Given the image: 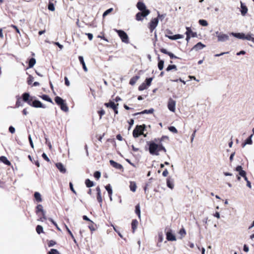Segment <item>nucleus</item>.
<instances>
[{"label":"nucleus","mask_w":254,"mask_h":254,"mask_svg":"<svg viewBox=\"0 0 254 254\" xmlns=\"http://www.w3.org/2000/svg\"><path fill=\"white\" fill-rule=\"evenodd\" d=\"M169 38L170 39H172V40H176V39H178L181 38H182V35H181L180 34H177V35H175L173 36L169 37Z\"/></svg>","instance_id":"nucleus-48"},{"label":"nucleus","mask_w":254,"mask_h":254,"mask_svg":"<svg viewBox=\"0 0 254 254\" xmlns=\"http://www.w3.org/2000/svg\"><path fill=\"white\" fill-rule=\"evenodd\" d=\"M145 127L146 126L145 125L136 126L132 132L133 136L134 138H136L139 137L140 135L143 134V131Z\"/></svg>","instance_id":"nucleus-5"},{"label":"nucleus","mask_w":254,"mask_h":254,"mask_svg":"<svg viewBox=\"0 0 254 254\" xmlns=\"http://www.w3.org/2000/svg\"><path fill=\"white\" fill-rule=\"evenodd\" d=\"M218 41H225L229 39V36L227 34L220 33L217 36Z\"/></svg>","instance_id":"nucleus-17"},{"label":"nucleus","mask_w":254,"mask_h":254,"mask_svg":"<svg viewBox=\"0 0 254 254\" xmlns=\"http://www.w3.org/2000/svg\"><path fill=\"white\" fill-rule=\"evenodd\" d=\"M168 129H169L170 131H171V132H173V133H178V130H177V129L175 128V127H173V126L169 127H168Z\"/></svg>","instance_id":"nucleus-49"},{"label":"nucleus","mask_w":254,"mask_h":254,"mask_svg":"<svg viewBox=\"0 0 254 254\" xmlns=\"http://www.w3.org/2000/svg\"><path fill=\"white\" fill-rule=\"evenodd\" d=\"M252 38V37L251 36V35H250V34H248L247 35H245L244 39H246L248 40H251Z\"/></svg>","instance_id":"nucleus-61"},{"label":"nucleus","mask_w":254,"mask_h":254,"mask_svg":"<svg viewBox=\"0 0 254 254\" xmlns=\"http://www.w3.org/2000/svg\"><path fill=\"white\" fill-rule=\"evenodd\" d=\"M110 165L113 167L114 168L119 169V170H123V168L122 165L114 161L113 160H111L110 161Z\"/></svg>","instance_id":"nucleus-14"},{"label":"nucleus","mask_w":254,"mask_h":254,"mask_svg":"<svg viewBox=\"0 0 254 254\" xmlns=\"http://www.w3.org/2000/svg\"><path fill=\"white\" fill-rule=\"evenodd\" d=\"M158 67L160 70H162L164 67V62L163 60H160L159 56L158 57Z\"/></svg>","instance_id":"nucleus-26"},{"label":"nucleus","mask_w":254,"mask_h":254,"mask_svg":"<svg viewBox=\"0 0 254 254\" xmlns=\"http://www.w3.org/2000/svg\"><path fill=\"white\" fill-rule=\"evenodd\" d=\"M235 170L237 172H239V175H246V172L243 170L241 166H238Z\"/></svg>","instance_id":"nucleus-30"},{"label":"nucleus","mask_w":254,"mask_h":254,"mask_svg":"<svg viewBox=\"0 0 254 254\" xmlns=\"http://www.w3.org/2000/svg\"><path fill=\"white\" fill-rule=\"evenodd\" d=\"M47 254H60V253L57 250L54 249H52L50 250V251H49L48 253Z\"/></svg>","instance_id":"nucleus-46"},{"label":"nucleus","mask_w":254,"mask_h":254,"mask_svg":"<svg viewBox=\"0 0 254 254\" xmlns=\"http://www.w3.org/2000/svg\"><path fill=\"white\" fill-rule=\"evenodd\" d=\"M166 16V13H164V14H160L159 12H158V17L157 18H158V19H160L161 21L163 20V19Z\"/></svg>","instance_id":"nucleus-50"},{"label":"nucleus","mask_w":254,"mask_h":254,"mask_svg":"<svg viewBox=\"0 0 254 254\" xmlns=\"http://www.w3.org/2000/svg\"><path fill=\"white\" fill-rule=\"evenodd\" d=\"M252 135H251L250 137H249L245 141V142L242 143V147H244L246 144H252L253 143L251 137Z\"/></svg>","instance_id":"nucleus-36"},{"label":"nucleus","mask_w":254,"mask_h":254,"mask_svg":"<svg viewBox=\"0 0 254 254\" xmlns=\"http://www.w3.org/2000/svg\"><path fill=\"white\" fill-rule=\"evenodd\" d=\"M105 189L107 190V191H108V195L110 197V200H112V195L113 191H112V189L111 188V186L110 184H108L107 185H106L105 186Z\"/></svg>","instance_id":"nucleus-20"},{"label":"nucleus","mask_w":254,"mask_h":254,"mask_svg":"<svg viewBox=\"0 0 254 254\" xmlns=\"http://www.w3.org/2000/svg\"><path fill=\"white\" fill-rule=\"evenodd\" d=\"M179 234L180 235V239H182L186 235V232L184 228H182L179 231Z\"/></svg>","instance_id":"nucleus-37"},{"label":"nucleus","mask_w":254,"mask_h":254,"mask_svg":"<svg viewBox=\"0 0 254 254\" xmlns=\"http://www.w3.org/2000/svg\"><path fill=\"white\" fill-rule=\"evenodd\" d=\"M56 244V242L54 240H50L48 242V246L49 247L54 246Z\"/></svg>","instance_id":"nucleus-51"},{"label":"nucleus","mask_w":254,"mask_h":254,"mask_svg":"<svg viewBox=\"0 0 254 254\" xmlns=\"http://www.w3.org/2000/svg\"><path fill=\"white\" fill-rule=\"evenodd\" d=\"M34 80V77L31 75H29L27 78V83L28 85H32Z\"/></svg>","instance_id":"nucleus-43"},{"label":"nucleus","mask_w":254,"mask_h":254,"mask_svg":"<svg viewBox=\"0 0 254 254\" xmlns=\"http://www.w3.org/2000/svg\"><path fill=\"white\" fill-rule=\"evenodd\" d=\"M64 81L65 85H66L67 86H69L70 85V82L67 77L66 76L64 77Z\"/></svg>","instance_id":"nucleus-59"},{"label":"nucleus","mask_w":254,"mask_h":254,"mask_svg":"<svg viewBox=\"0 0 254 254\" xmlns=\"http://www.w3.org/2000/svg\"><path fill=\"white\" fill-rule=\"evenodd\" d=\"M97 113L99 115V119H101L102 116L105 114V111L102 108H101L100 110L97 111Z\"/></svg>","instance_id":"nucleus-41"},{"label":"nucleus","mask_w":254,"mask_h":254,"mask_svg":"<svg viewBox=\"0 0 254 254\" xmlns=\"http://www.w3.org/2000/svg\"><path fill=\"white\" fill-rule=\"evenodd\" d=\"M136 7L140 11L149 10V9L146 8L145 4L142 1H138L137 3Z\"/></svg>","instance_id":"nucleus-13"},{"label":"nucleus","mask_w":254,"mask_h":254,"mask_svg":"<svg viewBox=\"0 0 254 254\" xmlns=\"http://www.w3.org/2000/svg\"><path fill=\"white\" fill-rule=\"evenodd\" d=\"M232 35L239 39L244 40L245 34L243 33H232Z\"/></svg>","instance_id":"nucleus-34"},{"label":"nucleus","mask_w":254,"mask_h":254,"mask_svg":"<svg viewBox=\"0 0 254 254\" xmlns=\"http://www.w3.org/2000/svg\"><path fill=\"white\" fill-rule=\"evenodd\" d=\"M116 32L118 33L119 36L124 43L128 44L129 43V38L127 34L123 30L115 29Z\"/></svg>","instance_id":"nucleus-7"},{"label":"nucleus","mask_w":254,"mask_h":254,"mask_svg":"<svg viewBox=\"0 0 254 254\" xmlns=\"http://www.w3.org/2000/svg\"><path fill=\"white\" fill-rule=\"evenodd\" d=\"M86 35L87 36L89 40H92L93 39V35L91 33H86Z\"/></svg>","instance_id":"nucleus-64"},{"label":"nucleus","mask_w":254,"mask_h":254,"mask_svg":"<svg viewBox=\"0 0 254 254\" xmlns=\"http://www.w3.org/2000/svg\"><path fill=\"white\" fill-rule=\"evenodd\" d=\"M11 27H12L13 29H14L15 30L16 32L17 33H18V34H20V31H19V30L18 29V27H17L16 26L14 25H11Z\"/></svg>","instance_id":"nucleus-63"},{"label":"nucleus","mask_w":254,"mask_h":254,"mask_svg":"<svg viewBox=\"0 0 254 254\" xmlns=\"http://www.w3.org/2000/svg\"><path fill=\"white\" fill-rule=\"evenodd\" d=\"M187 31L186 33L189 34L191 37H196L197 34L196 32H193L191 28L190 27H187L186 28Z\"/></svg>","instance_id":"nucleus-23"},{"label":"nucleus","mask_w":254,"mask_h":254,"mask_svg":"<svg viewBox=\"0 0 254 254\" xmlns=\"http://www.w3.org/2000/svg\"><path fill=\"white\" fill-rule=\"evenodd\" d=\"M172 69H174L175 70H177V66L175 64H170L168 66L167 68L166 69V71H169Z\"/></svg>","instance_id":"nucleus-39"},{"label":"nucleus","mask_w":254,"mask_h":254,"mask_svg":"<svg viewBox=\"0 0 254 254\" xmlns=\"http://www.w3.org/2000/svg\"><path fill=\"white\" fill-rule=\"evenodd\" d=\"M28 139H29V142H30L31 147L32 148H34V144H33V141H32V138H31V137L30 135H29Z\"/></svg>","instance_id":"nucleus-60"},{"label":"nucleus","mask_w":254,"mask_h":254,"mask_svg":"<svg viewBox=\"0 0 254 254\" xmlns=\"http://www.w3.org/2000/svg\"><path fill=\"white\" fill-rule=\"evenodd\" d=\"M153 80V78L152 77L146 78L145 83L146 84V85L147 86H149L151 85V82Z\"/></svg>","instance_id":"nucleus-44"},{"label":"nucleus","mask_w":254,"mask_h":254,"mask_svg":"<svg viewBox=\"0 0 254 254\" xmlns=\"http://www.w3.org/2000/svg\"><path fill=\"white\" fill-rule=\"evenodd\" d=\"M196 129H195V130L193 131V133H192V135H191V140H190L191 142H192V141H193V140L194 137H195V133H196Z\"/></svg>","instance_id":"nucleus-62"},{"label":"nucleus","mask_w":254,"mask_h":254,"mask_svg":"<svg viewBox=\"0 0 254 254\" xmlns=\"http://www.w3.org/2000/svg\"><path fill=\"white\" fill-rule=\"evenodd\" d=\"M138 225V222L136 219H133L131 223V230L132 233H134L136 231L137 226Z\"/></svg>","instance_id":"nucleus-18"},{"label":"nucleus","mask_w":254,"mask_h":254,"mask_svg":"<svg viewBox=\"0 0 254 254\" xmlns=\"http://www.w3.org/2000/svg\"><path fill=\"white\" fill-rule=\"evenodd\" d=\"M69 187H70V190L74 193V194H76V192L75 191V190H74V188H73V185H72V183L71 182H70L69 183Z\"/></svg>","instance_id":"nucleus-55"},{"label":"nucleus","mask_w":254,"mask_h":254,"mask_svg":"<svg viewBox=\"0 0 254 254\" xmlns=\"http://www.w3.org/2000/svg\"><path fill=\"white\" fill-rule=\"evenodd\" d=\"M22 100L23 101L27 103V104L35 108H46V106L43 105L40 101L34 100V97H31L29 93H24L22 94Z\"/></svg>","instance_id":"nucleus-2"},{"label":"nucleus","mask_w":254,"mask_h":254,"mask_svg":"<svg viewBox=\"0 0 254 254\" xmlns=\"http://www.w3.org/2000/svg\"><path fill=\"white\" fill-rule=\"evenodd\" d=\"M129 188L131 191L135 192L136 189V183L134 182H130Z\"/></svg>","instance_id":"nucleus-32"},{"label":"nucleus","mask_w":254,"mask_h":254,"mask_svg":"<svg viewBox=\"0 0 254 254\" xmlns=\"http://www.w3.org/2000/svg\"><path fill=\"white\" fill-rule=\"evenodd\" d=\"M150 13V10L140 11L136 13L135 19L137 21H141L144 17L147 16Z\"/></svg>","instance_id":"nucleus-10"},{"label":"nucleus","mask_w":254,"mask_h":254,"mask_svg":"<svg viewBox=\"0 0 254 254\" xmlns=\"http://www.w3.org/2000/svg\"><path fill=\"white\" fill-rule=\"evenodd\" d=\"M15 106L16 107H19V106H22L21 100L20 98H18L17 100V101L16 102Z\"/></svg>","instance_id":"nucleus-54"},{"label":"nucleus","mask_w":254,"mask_h":254,"mask_svg":"<svg viewBox=\"0 0 254 254\" xmlns=\"http://www.w3.org/2000/svg\"><path fill=\"white\" fill-rule=\"evenodd\" d=\"M36 231L38 234L44 233L43 228L42 226L38 225L36 226Z\"/></svg>","instance_id":"nucleus-40"},{"label":"nucleus","mask_w":254,"mask_h":254,"mask_svg":"<svg viewBox=\"0 0 254 254\" xmlns=\"http://www.w3.org/2000/svg\"><path fill=\"white\" fill-rule=\"evenodd\" d=\"M160 51L163 54L168 55L171 59H179L178 57L174 55L172 53L167 51V50L164 48L160 49Z\"/></svg>","instance_id":"nucleus-12"},{"label":"nucleus","mask_w":254,"mask_h":254,"mask_svg":"<svg viewBox=\"0 0 254 254\" xmlns=\"http://www.w3.org/2000/svg\"><path fill=\"white\" fill-rule=\"evenodd\" d=\"M34 197L38 202H41L42 199L41 196V194L38 192H35L34 193Z\"/></svg>","instance_id":"nucleus-35"},{"label":"nucleus","mask_w":254,"mask_h":254,"mask_svg":"<svg viewBox=\"0 0 254 254\" xmlns=\"http://www.w3.org/2000/svg\"><path fill=\"white\" fill-rule=\"evenodd\" d=\"M139 78V76L138 75L133 76L129 80V84L131 85H134Z\"/></svg>","instance_id":"nucleus-28"},{"label":"nucleus","mask_w":254,"mask_h":254,"mask_svg":"<svg viewBox=\"0 0 254 254\" xmlns=\"http://www.w3.org/2000/svg\"><path fill=\"white\" fill-rule=\"evenodd\" d=\"M36 213L39 216V221L43 222L47 220L46 212L43 210V206L41 204H38L36 207Z\"/></svg>","instance_id":"nucleus-4"},{"label":"nucleus","mask_w":254,"mask_h":254,"mask_svg":"<svg viewBox=\"0 0 254 254\" xmlns=\"http://www.w3.org/2000/svg\"><path fill=\"white\" fill-rule=\"evenodd\" d=\"M97 201L100 203H102V196H101V193L100 194H97Z\"/></svg>","instance_id":"nucleus-53"},{"label":"nucleus","mask_w":254,"mask_h":254,"mask_svg":"<svg viewBox=\"0 0 254 254\" xmlns=\"http://www.w3.org/2000/svg\"><path fill=\"white\" fill-rule=\"evenodd\" d=\"M135 213L137 215L138 218L140 219L141 214H140V207L139 203H138L136 205L135 207Z\"/></svg>","instance_id":"nucleus-21"},{"label":"nucleus","mask_w":254,"mask_h":254,"mask_svg":"<svg viewBox=\"0 0 254 254\" xmlns=\"http://www.w3.org/2000/svg\"><path fill=\"white\" fill-rule=\"evenodd\" d=\"M113 10V8H110L108 9H107V10H106L103 14V17H105L106 16V15H107L108 14H109L110 12H111Z\"/></svg>","instance_id":"nucleus-52"},{"label":"nucleus","mask_w":254,"mask_h":254,"mask_svg":"<svg viewBox=\"0 0 254 254\" xmlns=\"http://www.w3.org/2000/svg\"><path fill=\"white\" fill-rule=\"evenodd\" d=\"M242 177H243L245 180L247 182V186L250 188V189H251L252 188V186H251V182L248 180L247 177V176H241Z\"/></svg>","instance_id":"nucleus-47"},{"label":"nucleus","mask_w":254,"mask_h":254,"mask_svg":"<svg viewBox=\"0 0 254 254\" xmlns=\"http://www.w3.org/2000/svg\"><path fill=\"white\" fill-rule=\"evenodd\" d=\"M42 156L46 161L48 162L50 161L49 158L48 157V156L45 153H43L42 154Z\"/></svg>","instance_id":"nucleus-58"},{"label":"nucleus","mask_w":254,"mask_h":254,"mask_svg":"<svg viewBox=\"0 0 254 254\" xmlns=\"http://www.w3.org/2000/svg\"><path fill=\"white\" fill-rule=\"evenodd\" d=\"M88 228L91 232H92L96 230L97 226L92 221L90 222V224L88 225Z\"/></svg>","instance_id":"nucleus-29"},{"label":"nucleus","mask_w":254,"mask_h":254,"mask_svg":"<svg viewBox=\"0 0 254 254\" xmlns=\"http://www.w3.org/2000/svg\"><path fill=\"white\" fill-rule=\"evenodd\" d=\"M55 0H49L48 4V9L51 11H54L55 10L54 1Z\"/></svg>","instance_id":"nucleus-25"},{"label":"nucleus","mask_w":254,"mask_h":254,"mask_svg":"<svg viewBox=\"0 0 254 254\" xmlns=\"http://www.w3.org/2000/svg\"><path fill=\"white\" fill-rule=\"evenodd\" d=\"M167 187L171 189L174 188V180L171 178L169 177L167 179Z\"/></svg>","instance_id":"nucleus-19"},{"label":"nucleus","mask_w":254,"mask_h":254,"mask_svg":"<svg viewBox=\"0 0 254 254\" xmlns=\"http://www.w3.org/2000/svg\"><path fill=\"white\" fill-rule=\"evenodd\" d=\"M205 47V45L203 44L201 42H198L192 48L191 50L197 51L203 49Z\"/></svg>","instance_id":"nucleus-15"},{"label":"nucleus","mask_w":254,"mask_h":254,"mask_svg":"<svg viewBox=\"0 0 254 254\" xmlns=\"http://www.w3.org/2000/svg\"><path fill=\"white\" fill-rule=\"evenodd\" d=\"M154 112V109L151 108L149 110H144V111L140 112V113H136L134 114L133 116H136L138 114H152Z\"/></svg>","instance_id":"nucleus-22"},{"label":"nucleus","mask_w":254,"mask_h":254,"mask_svg":"<svg viewBox=\"0 0 254 254\" xmlns=\"http://www.w3.org/2000/svg\"><path fill=\"white\" fill-rule=\"evenodd\" d=\"M175 107H176V101L172 99V98H170L168 103V108L169 110L172 112H174L175 111Z\"/></svg>","instance_id":"nucleus-11"},{"label":"nucleus","mask_w":254,"mask_h":254,"mask_svg":"<svg viewBox=\"0 0 254 254\" xmlns=\"http://www.w3.org/2000/svg\"><path fill=\"white\" fill-rule=\"evenodd\" d=\"M166 239L169 241H176L175 235L173 233L172 230L170 228L165 229Z\"/></svg>","instance_id":"nucleus-8"},{"label":"nucleus","mask_w":254,"mask_h":254,"mask_svg":"<svg viewBox=\"0 0 254 254\" xmlns=\"http://www.w3.org/2000/svg\"><path fill=\"white\" fill-rule=\"evenodd\" d=\"M199 24L203 26H206L208 25V23L205 20L200 19L198 21Z\"/></svg>","instance_id":"nucleus-45"},{"label":"nucleus","mask_w":254,"mask_h":254,"mask_svg":"<svg viewBox=\"0 0 254 254\" xmlns=\"http://www.w3.org/2000/svg\"><path fill=\"white\" fill-rule=\"evenodd\" d=\"M85 185L87 187L90 188L94 186V183L92 181H91L89 179H86L85 182Z\"/></svg>","instance_id":"nucleus-38"},{"label":"nucleus","mask_w":254,"mask_h":254,"mask_svg":"<svg viewBox=\"0 0 254 254\" xmlns=\"http://www.w3.org/2000/svg\"><path fill=\"white\" fill-rule=\"evenodd\" d=\"M56 166L61 173L64 174L66 173V169L62 163H57Z\"/></svg>","instance_id":"nucleus-16"},{"label":"nucleus","mask_w":254,"mask_h":254,"mask_svg":"<svg viewBox=\"0 0 254 254\" xmlns=\"http://www.w3.org/2000/svg\"><path fill=\"white\" fill-rule=\"evenodd\" d=\"M104 106L107 108L112 109L115 113V116L118 114V103L115 104L113 101L110 100L109 102L104 103Z\"/></svg>","instance_id":"nucleus-6"},{"label":"nucleus","mask_w":254,"mask_h":254,"mask_svg":"<svg viewBox=\"0 0 254 254\" xmlns=\"http://www.w3.org/2000/svg\"><path fill=\"white\" fill-rule=\"evenodd\" d=\"M40 97L42 99L54 104L53 101H52V100L50 98V97L48 95H46V94H43L42 96H40Z\"/></svg>","instance_id":"nucleus-27"},{"label":"nucleus","mask_w":254,"mask_h":254,"mask_svg":"<svg viewBox=\"0 0 254 254\" xmlns=\"http://www.w3.org/2000/svg\"><path fill=\"white\" fill-rule=\"evenodd\" d=\"M165 138H168V137L162 136L161 138H155L152 141L147 142L149 146L148 150L150 154L158 156L159 155L160 151L166 152V148L161 143Z\"/></svg>","instance_id":"nucleus-1"},{"label":"nucleus","mask_w":254,"mask_h":254,"mask_svg":"<svg viewBox=\"0 0 254 254\" xmlns=\"http://www.w3.org/2000/svg\"><path fill=\"white\" fill-rule=\"evenodd\" d=\"M35 64H36V60L33 58H31L29 60L28 67H27V68L33 67Z\"/></svg>","instance_id":"nucleus-31"},{"label":"nucleus","mask_w":254,"mask_h":254,"mask_svg":"<svg viewBox=\"0 0 254 254\" xmlns=\"http://www.w3.org/2000/svg\"><path fill=\"white\" fill-rule=\"evenodd\" d=\"M158 18H152L150 20L148 25V27L149 29L150 32H152L156 28L158 24Z\"/></svg>","instance_id":"nucleus-9"},{"label":"nucleus","mask_w":254,"mask_h":254,"mask_svg":"<svg viewBox=\"0 0 254 254\" xmlns=\"http://www.w3.org/2000/svg\"><path fill=\"white\" fill-rule=\"evenodd\" d=\"M241 14L243 15H245L248 11V8L246 6L244 5V4L241 2Z\"/></svg>","instance_id":"nucleus-33"},{"label":"nucleus","mask_w":254,"mask_h":254,"mask_svg":"<svg viewBox=\"0 0 254 254\" xmlns=\"http://www.w3.org/2000/svg\"><path fill=\"white\" fill-rule=\"evenodd\" d=\"M55 103L60 106L61 109L66 112L68 111V107L65 103V101L59 96H56L55 98Z\"/></svg>","instance_id":"nucleus-3"},{"label":"nucleus","mask_w":254,"mask_h":254,"mask_svg":"<svg viewBox=\"0 0 254 254\" xmlns=\"http://www.w3.org/2000/svg\"><path fill=\"white\" fill-rule=\"evenodd\" d=\"M147 86L146 85V84L145 82L142 83L141 84H140L138 87V90L139 91H142L146 89H147Z\"/></svg>","instance_id":"nucleus-42"},{"label":"nucleus","mask_w":254,"mask_h":254,"mask_svg":"<svg viewBox=\"0 0 254 254\" xmlns=\"http://www.w3.org/2000/svg\"><path fill=\"white\" fill-rule=\"evenodd\" d=\"M9 131L11 133H14L15 131V128L12 126H10L9 127Z\"/></svg>","instance_id":"nucleus-57"},{"label":"nucleus","mask_w":254,"mask_h":254,"mask_svg":"<svg viewBox=\"0 0 254 254\" xmlns=\"http://www.w3.org/2000/svg\"><path fill=\"white\" fill-rule=\"evenodd\" d=\"M78 59H79V61L80 63V64L83 65V64H85V62L84 61V59H83V57L82 56H79L78 57Z\"/></svg>","instance_id":"nucleus-56"},{"label":"nucleus","mask_w":254,"mask_h":254,"mask_svg":"<svg viewBox=\"0 0 254 254\" xmlns=\"http://www.w3.org/2000/svg\"><path fill=\"white\" fill-rule=\"evenodd\" d=\"M1 162H2L8 166H10L11 165L10 161H8L7 158L5 156H1Z\"/></svg>","instance_id":"nucleus-24"}]
</instances>
